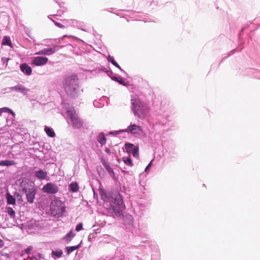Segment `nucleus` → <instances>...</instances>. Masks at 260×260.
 Instances as JSON below:
<instances>
[{"label":"nucleus","mask_w":260,"mask_h":260,"mask_svg":"<svg viewBox=\"0 0 260 260\" xmlns=\"http://www.w3.org/2000/svg\"><path fill=\"white\" fill-rule=\"evenodd\" d=\"M62 22L64 24H67L68 26L70 25H75L76 24L77 22L75 20L70 19V20H63Z\"/></svg>","instance_id":"32"},{"label":"nucleus","mask_w":260,"mask_h":260,"mask_svg":"<svg viewBox=\"0 0 260 260\" xmlns=\"http://www.w3.org/2000/svg\"><path fill=\"white\" fill-rule=\"evenodd\" d=\"M2 45L12 47V44L10 38L8 36H5L2 41Z\"/></svg>","instance_id":"24"},{"label":"nucleus","mask_w":260,"mask_h":260,"mask_svg":"<svg viewBox=\"0 0 260 260\" xmlns=\"http://www.w3.org/2000/svg\"><path fill=\"white\" fill-rule=\"evenodd\" d=\"M244 29H245V28H244V27H243L241 29V30H240V31L239 32V34H238L239 37H240L241 36V35L242 34V33H243V31H244Z\"/></svg>","instance_id":"49"},{"label":"nucleus","mask_w":260,"mask_h":260,"mask_svg":"<svg viewBox=\"0 0 260 260\" xmlns=\"http://www.w3.org/2000/svg\"><path fill=\"white\" fill-rule=\"evenodd\" d=\"M31 249H32V247H31V246L28 247V248H27L26 249H25L24 250L25 253H26L27 254H29Z\"/></svg>","instance_id":"43"},{"label":"nucleus","mask_w":260,"mask_h":260,"mask_svg":"<svg viewBox=\"0 0 260 260\" xmlns=\"http://www.w3.org/2000/svg\"><path fill=\"white\" fill-rule=\"evenodd\" d=\"M67 11V9L64 7H61L60 9H59L57 12L56 15L60 16L61 14H62L64 12H65Z\"/></svg>","instance_id":"36"},{"label":"nucleus","mask_w":260,"mask_h":260,"mask_svg":"<svg viewBox=\"0 0 260 260\" xmlns=\"http://www.w3.org/2000/svg\"><path fill=\"white\" fill-rule=\"evenodd\" d=\"M105 152H106L107 154H109V155H110V154H111V150H110V149L109 148H105Z\"/></svg>","instance_id":"48"},{"label":"nucleus","mask_w":260,"mask_h":260,"mask_svg":"<svg viewBox=\"0 0 260 260\" xmlns=\"http://www.w3.org/2000/svg\"><path fill=\"white\" fill-rule=\"evenodd\" d=\"M4 241L0 239V248H2L4 246Z\"/></svg>","instance_id":"50"},{"label":"nucleus","mask_w":260,"mask_h":260,"mask_svg":"<svg viewBox=\"0 0 260 260\" xmlns=\"http://www.w3.org/2000/svg\"><path fill=\"white\" fill-rule=\"evenodd\" d=\"M44 131L48 137L50 138H54L55 137V132L52 128L45 126L44 127Z\"/></svg>","instance_id":"22"},{"label":"nucleus","mask_w":260,"mask_h":260,"mask_svg":"<svg viewBox=\"0 0 260 260\" xmlns=\"http://www.w3.org/2000/svg\"><path fill=\"white\" fill-rule=\"evenodd\" d=\"M35 175L38 179L44 180L47 177V173L42 170H39L35 172Z\"/></svg>","instance_id":"18"},{"label":"nucleus","mask_w":260,"mask_h":260,"mask_svg":"<svg viewBox=\"0 0 260 260\" xmlns=\"http://www.w3.org/2000/svg\"><path fill=\"white\" fill-rule=\"evenodd\" d=\"M78 79L76 74L66 76L63 81V85L66 93L74 96L78 88Z\"/></svg>","instance_id":"3"},{"label":"nucleus","mask_w":260,"mask_h":260,"mask_svg":"<svg viewBox=\"0 0 260 260\" xmlns=\"http://www.w3.org/2000/svg\"><path fill=\"white\" fill-rule=\"evenodd\" d=\"M100 171H102L103 172H104V170L103 168H101L100 171L98 170L99 174L100 175Z\"/></svg>","instance_id":"52"},{"label":"nucleus","mask_w":260,"mask_h":260,"mask_svg":"<svg viewBox=\"0 0 260 260\" xmlns=\"http://www.w3.org/2000/svg\"><path fill=\"white\" fill-rule=\"evenodd\" d=\"M155 2H157V0H156V1H155V0H153V3H155Z\"/></svg>","instance_id":"56"},{"label":"nucleus","mask_w":260,"mask_h":260,"mask_svg":"<svg viewBox=\"0 0 260 260\" xmlns=\"http://www.w3.org/2000/svg\"><path fill=\"white\" fill-rule=\"evenodd\" d=\"M101 161L104 167L109 165V162L103 157L101 158Z\"/></svg>","instance_id":"42"},{"label":"nucleus","mask_w":260,"mask_h":260,"mask_svg":"<svg viewBox=\"0 0 260 260\" xmlns=\"http://www.w3.org/2000/svg\"><path fill=\"white\" fill-rule=\"evenodd\" d=\"M3 112H8L11 114L13 116H15V113L11 109L7 107L0 108V115H1L2 113Z\"/></svg>","instance_id":"30"},{"label":"nucleus","mask_w":260,"mask_h":260,"mask_svg":"<svg viewBox=\"0 0 260 260\" xmlns=\"http://www.w3.org/2000/svg\"><path fill=\"white\" fill-rule=\"evenodd\" d=\"M131 109L134 115L139 118H144L148 112L147 106L136 95L131 96Z\"/></svg>","instance_id":"2"},{"label":"nucleus","mask_w":260,"mask_h":260,"mask_svg":"<svg viewBox=\"0 0 260 260\" xmlns=\"http://www.w3.org/2000/svg\"><path fill=\"white\" fill-rule=\"evenodd\" d=\"M139 148L137 147L136 149H135V150H134V152L132 153L133 156L136 158H138L139 157Z\"/></svg>","instance_id":"38"},{"label":"nucleus","mask_w":260,"mask_h":260,"mask_svg":"<svg viewBox=\"0 0 260 260\" xmlns=\"http://www.w3.org/2000/svg\"><path fill=\"white\" fill-rule=\"evenodd\" d=\"M7 212L11 218H14L15 216V212L11 207L7 208Z\"/></svg>","instance_id":"33"},{"label":"nucleus","mask_w":260,"mask_h":260,"mask_svg":"<svg viewBox=\"0 0 260 260\" xmlns=\"http://www.w3.org/2000/svg\"><path fill=\"white\" fill-rule=\"evenodd\" d=\"M16 164L13 160H4L0 161V166H11Z\"/></svg>","instance_id":"23"},{"label":"nucleus","mask_w":260,"mask_h":260,"mask_svg":"<svg viewBox=\"0 0 260 260\" xmlns=\"http://www.w3.org/2000/svg\"><path fill=\"white\" fill-rule=\"evenodd\" d=\"M90 35L93 36L97 40H100L102 37L101 35L99 34L96 31L93 29Z\"/></svg>","instance_id":"35"},{"label":"nucleus","mask_w":260,"mask_h":260,"mask_svg":"<svg viewBox=\"0 0 260 260\" xmlns=\"http://www.w3.org/2000/svg\"><path fill=\"white\" fill-rule=\"evenodd\" d=\"M66 37H72V36L64 35L63 36H62V37H61V38H60L59 39V41H61L63 40Z\"/></svg>","instance_id":"47"},{"label":"nucleus","mask_w":260,"mask_h":260,"mask_svg":"<svg viewBox=\"0 0 260 260\" xmlns=\"http://www.w3.org/2000/svg\"><path fill=\"white\" fill-rule=\"evenodd\" d=\"M48 61V59L44 56H36L33 58L32 64L36 66H42L46 64Z\"/></svg>","instance_id":"12"},{"label":"nucleus","mask_w":260,"mask_h":260,"mask_svg":"<svg viewBox=\"0 0 260 260\" xmlns=\"http://www.w3.org/2000/svg\"><path fill=\"white\" fill-rule=\"evenodd\" d=\"M4 127H3L1 128H0V131L4 130Z\"/></svg>","instance_id":"54"},{"label":"nucleus","mask_w":260,"mask_h":260,"mask_svg":"<svg viewBox=\"0 0 260 260\" xmlns=\"http://www.w3.org/2000/svg\"><path fill=\"white\" fill-rule=\"evenodd\" d=\"M22 193L25 194L27 202L33 203L37 193V189L34 185L27 184V185L22 187Z\"/></svg>","instance_id":"6"},{"label":"nucleus","mask_w":260,"mask_h":260,"mask_svg":"<svg viewBox=\"0 0 260 260\" xmlns=\"http://www.w3.org/2000/svg\"><path fill=\"white\" fill-rule=\"evenodd\" d=\"M51 19V20H52L53 21L54 24L58 27H59L60 28H64L65 27V26L64 25H63L59 22H57L52 20V19Z\"/></svg>","instance_id":"40"},{"label":"nucleus","mask_w":260,"mask_h":260,"mask_svg":"<svg viewBox=\"0 0 260 260\" xmlns=\"http://www.w3.org/2000/svg\"><path fill=\"white\" fill-rule=\"evenodd\" d=\"M42 190L47 193L55 194L58 191L59 188L56 184L49 182L43 186Z\"/></svg>","instance_id":"9"},{"label":"nucleus","mask_w":260,"mask_h":260,"mask_svg":"<svg viewBox=\"0 0 260 260\" xmlns=\"http://www.w3.org/2000/svg\"><path fill=\"white\" fill-rule=\"evenodd\" d=\"M55 2H56V3H58V2H57V1H56V0H55Z\"/></svg>","instance_id":"59"},{"label":"nucleus","mask_w":260,"mask_h":260,"mask_svg":"<svg viewBox=\"0 0 260 260\" xmlns=\"http://www.w3.org/2000/svg\"><path fill=\"white\" fill-rule=\"evenodd\" d=\"M66 113L69 124H72L74 128H80L81 127V121L78 117L74 108L68 109L67 110Z\"/></svg>","instance_id":"5"},{"label":"nucleus","mask_w":260,"mask_h":260,"mask_svg":"<svg viewBox=\"0 0 260 260\" xmlns=\"http://www.w3.org/2000/svg\"><path fill=\"white\" fill-rule=\"evenodd\" d=\"M170 116L168 113H164L162 116L158 118L159 124L165 126L167 130L173 126L174 123L172 120L169 119Z\"/></svg>","instance_id":"8"},{"label":"nucleus","mask_w":260,"mask_h":260,"mask_svg":"<svg viewBox=\"0 0 260 260\" xmlns=\"http://www.w3.org/2000/svg\"><path fill=\"white\" fill-rule=\"evenodd\" d=\"M75 235V234L73 231L71 230L62 238V241H63L66 243H69L72 240Z\"/></svg>","instance_id":"20"},{"label":"nucleus","mask_w":260,"mask_h":260,"mask_svg":"<svg viewBox=\"0 0 260 260\" xmlns=\"http://www.w3.org/2000/svg\"><path fill=\"white\" fill-rule=\"evenodd\" d=\"M107 59L108 62L118 68L124 75L127 77L128 75L126 72L120 67L118 63L115 61L113 56L109 54L107 57Z\"/></svg>","instance_id":"13"},{"label":"nucleus","mask_w":260,"mask_h":260,"mask_svg":"<svg viewBox=\"0 0 260 260\" xmlns=\"http://www.w3.org/2000/svg\"><path fill=\"white\" fill-rule=\"evenodd\" d=\"M153 159L150 161V162L148 164V165L146 167L145 169V172L148 173L150 169V168L152 166Z\"/></svg>","instance_id":"41"},{"label":"nucleus","mask_w":260,"mask_h":260,"mask_svg":"<svg viewBox=\"0 0 260 260\" xmlns=\"http://www.w3.org/2000/svg\"><path fill=\"white\" fill-rule=\"evenodd\" d=\"M93 27L92 26H86L82 25V31L89 32L90 34L93 31Z\"/></svg>","instance_id":"31"},{"label":"nucleus","mask_w":260,"mask_h":260,"mask_svg":"<svg viewBox=\"0 0 260 260\" xmlns=\"http://www.w3.org/2000/svg\"><path fill=\"white\" fill-rule=\"evenodd\" d=\"M11 91H15L25 95L29 91V89L26 88L23 85L18 84L14 86L8 87Z\"/></svg>","instance_id":"11"},{"label":"nucleus","mask_w":260,"mask_h":260,"mask_svg":"<svg viewBox=\"0 0 260 260\" xmlns=\"http://www.w3.org/2000/svg\"><path fill=\"white\" fill-rule=\"evenodd\" d=\"M96 140L102 146L105 145L107 139L105 134L103 132H100L96 137Z\"/></svg>","instance_id":"19"},{"label":"nucleus","mask_w":260,"mask_h":260,"mask_svg":"<svg viewBox=\"0 0 260 260\" xmlns=\"http://www.w3.org/2000/svg\"><path fill=\"white\" fill-rule=\"evenodd\" d=\"M62 47V46L55 45L51 48H44L40 50L36 54L39 55H51L58 51Z\"/></svg>","instance_id":"10"},{"label":"nucleus","mask_w":260,"mask_h":260,"mask_svg":"<svg viewBox=\"0 0 260 260\" xmlns=\"http://www.w3.org/2000/svg\"><path fill=\"white\" fill-rule=\"evenodd\" d=\"M96 103V102L95 101H94V102H93V105H94V106H95V103Z\"/></svg>","instance_id":"55"},{"label":"nucleus","mask_w":260,"mask_h":260,"mask_svg":"<svg viewBox=\"0 0 260 260\" xmlns=\"http://www.w3.org/2000/svg\"><path fill=\"white\" fill-rule=\"evenodd\" d=\"M106 171L108 172L109 175L112 177L113 179H115L116 177L115 175V173L113 170V169L110 167V165L105 166V167Z\"/></svg>","instance_id":"27"},{"label":"nucleus","mask_w":260,"mask_h":260,"mask_svg":"<svg viewBox=\"0 0 260 260\" xmlns=\"http://www.w3.org/2000/svg\"><path fill=\"white\" fill-rule=\"evenodd\" d=\"M81 245V241L77 246H68L66 247V250L68 254L79 248Z\"/></svg>","instance_id":"25"},{"label":"nucleus","mask_w":260,"mask_h":260,"mask_svg":"<svg viewBox=\"0 0 260 260\" xmlns=\"http://www.w3.org/2000/svg\"><path fill=\"white\" fill-rule=\"evenodd\" d=\"M82 44L85 43L84 41L83 40L82 41Z\"/></svg>","instance_id":"57"},{"label":"nucleus","mask_w":260,"mask_h":260,"mask_svg":"<svg viewBox=\"0 0 260 260\" xmlns=\"http://www.w3.org/2000/svg\"><path fill=\"white\" fill-rule=\"evenodd\" d=\"M66 211V207L62 202L58 200H53L50 204V212L53 216L61 217Z\"/></svg>","instance_id":"4"},{"label":"nucleus","mask_w":260,"mask_h":260,"mask_svg":"<svg viewBox=\"0 0 260 260\" xmlns=\"http://www.w3.org/2000/svg\"><path fill=\"white\" fill-rule=\"evenodd\" d=\"M79 189V186L76 182L71 183L69 185V189L73 192H75L78 191Z\"/></svg>","instance_id":"26"},{"label":"nucleus","mask_w":260,"mask_h":260,"mask_svg":"<svg viewBox=\"0 0 260 260\" xmlns=\"http://www.w3.org/2000/svg\"><path fill=\"white\" fill-rule=\"evenodd\" d=\"M125 130L124 129H119L118 131H112L109 132L107 134H106L107 136H116L117 135H119L120 134H122L123 133H125Z\"/></svg>","instance_id":"28"},{"label":"nucleus","mask_w":260,"mask_h":260,"mask_svg":"<svg viewBox=\"0 0 260 260\" xmlns=\"http://www.w3.org/2000/svg\"><path fill=\"white\" fill-rule=\"evenodd\" d=\"M97 69H99V74L102 71L104 73H106L107 74V73L108 72V70L106 68H105V67L104 66H101L100 67H97L96 68Z\"/></svg>","instance_id":"37"},{"label":"nucleus","mask_w":260,"mask_h":260,"mask_svg":"<svg viewBox=\"0 0 260 260\" xmlns=\"http://www.w3.org/2000/svg\"><path fill=\"white\" fill-rule=\"evenodd\" d=\"M6 198L7 200V203L9 205H15L16 203L15 198L11 195L9 192H7L6 194Z\"/></svg>","instance_id":"21"},{"label":"nucleus","mask_w":260,"mask_h":260,"mask_svg":"<svg viewBox=\"0 0 260 260\" xmlns=\"http://www.w3.org/2000/svg\"><path fill=\"white\" fill-rule=\"evenodd\" d=\"M20 69L21 71L26 76H29L32 73V69L31 67L26 63L20 64Z\"/></svg>","instance_id":"15"},{"label":"nucleus","mask_w":260,"mask_h":260,"mask_svg":"<svg viewBox=\"0 0 260 260\" xmlns=\"http://www.w3.org/2000/svg\"><path fill=\"white\" fill-rule=\"evenodd\" d=\"M111 79L112 80L118 82L119 84L122 85L123 86H127V85H129L128 82H126L124 81L123 79L116 74H114V75L112 76V77H111Z\"/></svg>","instance_id":"17"},{"label":"nucleus","mask_w":260,"mask_h":260,"mask_svg":"<svg viewBox=\"0 0 260 260\" xmlns=\"http://www.w3.org/2000/svg\"><path fill=\"white\" fill-rule=\"evenodd\" d=\"M102 196L104 200L110 203L108 209L114 214V216L121 217L123 216L122 210L123 198L117 189H112L110 191L102 194Z\"/></svg>","instance_id":"1"},{"label":"nucleus","mask_w":260,"mask_h":260,"mask_svg":"<svg viewBox=\"0 0 260 260\" xmlns=\"http://www.w3.org/2000/svg\"><path fill=\"white\" fill-rule=\"evenodd\" d=\"M124 147L127 153L132 154L134 152L135 149H136L137 147H139V146L138 145H135L133 143L127 142L125 143Z\"/></svg>","instance_id":"16"},{"label":"nucleus","mask_w":260,"mask_h":260,"mask_svg":"<svg viewBox=\"0 0 260 260\" xmlns=\"http://www.w3.org/2000/svg\"><path fill=\"white\" fill-rule=\"evenodd\" d=\"M124 130H125V132L131 133L133 135L144 136L145 135L142 127L135 123L130 124Z\"/></svg>","instance_id":"7"},{"label":"nucleus","mask_w":260,"mask_h":260,"mask_svg":"<svg viewBox=\"0 0 260 260\" xmlns=\"http://www.w3.org/2000/svg\"><path fill=\"white\" fill-rule=\"evenodd\" d=\"M81 230V223H79L76 228V231L79 232Z\"/></svg>","instance_id":"45"},{"label":"nucleus","mask_w":260,"mask_h":260,"mask_svg":"<svg viewBox=\"0 0 260 260\" xmlns=\"http://www.w3.org/2000/svg\"><path fill=\"white\" fill-rule=\"evenodd\" d=\"M15 195L17 196V197H20V198H21V196L19 194V193H16Z\"/></svg>","instance_id":"53"},{"label":"nucleus","mask_w":260,"mask_h":260,"mask_svg":"<svg viewBox=\"0 0 260 260\" xmlns=\"http://www.w3.org/2000/svg\"><path fill=\"white\" fill-rule=\"evenodd\" d=\"M99 69H97L96 68L91 70H82V74L84 73L85 75L88 76L89 78H93L99 76Z\"/></svg>","instance_id":"14"},{"label":"nucleus","mask_w":260,"mask_h":260,"mask_svg":"<svg viewBox=\"0 0 260 260\" xmlns=\"http://www.w3.org/2000/svg\"><path fill=\"white\" fill-rule=\"evenodd\" d=\"M99 260H105L104 258H101Z\"/></svg>","instance_id":"58"},{"label":"nucleus","mask_w":260,"mask_h":260,"mask_svg":"<svg viewBox=\"0 0 260 260\" xmlns=\"http://www.w3.org/2000/svg\"><path fill=\"white\" fill-rule=\"evenodd\" d=\"M107 75L108 76V77L111 78V77H112V76L114 75V73L112 72V70H109L107 73Z\"/></svg>","instance_id":"44"},{"label":"nucleus","mask_w":260,"mask_h":260,"mask_svg":"<svg viewBox=\"0 0 260 260\" xmlns=\"http://www.w3.org/2000/svg\"><path fill=\"white\" fill-rule=\"evenodd\" d=\"M123 161L124 163L129 167H132L134 166V164L133 163L132 160L131 158V157H123L122 158Z\"/></svg>","instance_id":"29"},{"label":"nucleus","mask_w":260,"mask_h":260,"mask_svg":"<svg viewBox=\"0 0 260 260\" xmlns=\"http://www.w3.org/2000/svg\"><path fill=\"white\" fill-rule=\"evenodd\" d=\"M37 257H38V258H39V259H40V258H41V259H44V255H43L42 254L40 253H38L37 254Z\"/></svg>","instance_id":"46"},{"label":"nucleus","mask_w":260,"mask_h":260,"mask_svg":"<svg viewBox=\"0 0 260 260\" xmlns=\"http://www.w3.org/2000/svg\"><path fill=\"white\" fill-rule=\"evenodd\" d=\"M235 49L234 50H231V51L229 52V54H228V55L226 56H224V57H223L221 60V62H222L226 58H227L229 56H230L231 55H232L233 54H234V53H235Z\"/></svg>","instance_id":"39"},{"label":"nucleus","mask_w":260,"mask_h":260,"mask_svg":"<svg viewBox=\"0 0 260 260\" xmlns=\"http://www.w3.org/2000/svg\"><path fill=\"white\" fill-rule=\"evenodd\" d=\"M52 256L53 257H57V258H59L60 257H61V256L62 255V250H52Z\"/></svg>","instance_id":"34"},{"label":"nucleus","mask_w":260,"mask_h":260,"mask_svg":"<svg viewBox=\"0 0 260 260\" xmlns=\"http://www.w3.org/2000/svg\"><path fill=\"white\" fill-rule=\"evenodd\" d=\"M30 260H40L37 256H32L30 257Z\"/></svg>","instance_id":"51"}]
</instances>
